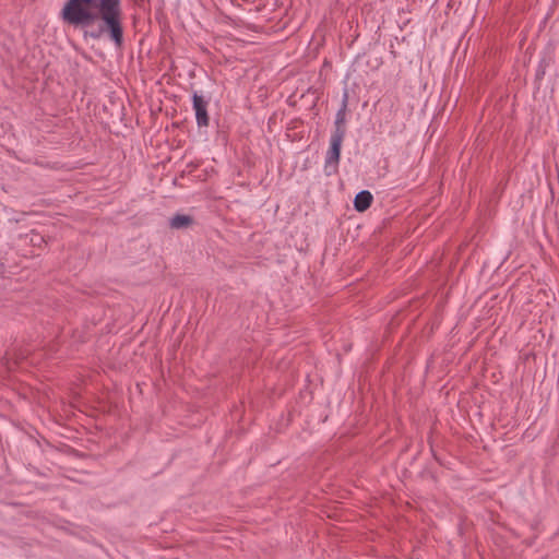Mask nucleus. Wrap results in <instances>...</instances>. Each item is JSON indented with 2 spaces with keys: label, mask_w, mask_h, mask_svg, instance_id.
I'll return each mask as SVG.
<instances>
[{
  "label": "nucleus",
  "mask_w": 559,
  "mask_h": 559,
  "mask_svg": "<svg viewBox=\"0 0 559 559\" xmlns=\"http://www.w3.org/2000/svg\"><path fill=\"white\" fill-rule=\"evenodd\" d=\"M97 9V19L100 20V24L96 29L86 32V35L95 39L107 35L115 46L120 48L123 44L121 1L98 0Z\"/></svg>",
  "instance_id": "obj_1"
},
{
  "label": "nucleus",
  "mask_w": 559,
  "mask_h": 559,
  "mask_svg": "<svg viewBox=\"0 0 559 559\" xmlns=\"http://www.w3.org/2000/svg\"><path fill=\"white\" fill-rule=\"evenodd\" d=\"M207 106L209 99H205L202 95L198 94V92L192 94V107L195 112L197 124L200 128L209 126Z\"/></svg>",
  "instance_id": "obj_4"
},
{
  "label": "nucleus",
  "mask_w": 559,
  "mask_h": 559,
  "mask_svg": "<svg viewBox=\"0 0 559 559\" xmlns=\"http://www.w3.org/2000/svg\"><path fill=\"white\" fill-rule=\"evenodd\" d=\"M345 108L346 104H343V107L337 111L336 118H335V130L338 128H343V123L345 121Z\"/></svg>",
  "instance_id": "obj_7"
},
{
  "label": "nucleus",
  "mask_w": 559,
  "mask_h": 559,
  "mask_svg": "<svg viewBox=\"0 0 559 559\" xmlns=\"http://www.w3.org/2000/svg\"><path fill=\"white\" fill-rule=\"evenodd\" d=\"M345 136V129L338 128L334 130L330 139V147L325 155L324 162V173L328 176H331L337 171L340 156H341V147Z\"/></svg>",
  "instance_id": "obj_3"
},
{
  "label": "nucleus",
  "mask_w": 559,
  "mask_h": 559,
  "mask_svg": "<svg viewBox=\"0 0 559 559\" xmlns=\"http://www.w3.org/2000/svg\"><path fill=\"white\" fill-rule=\"evenodd\" d=\"M373 197L370 191L362 190L354 199V207L357 212H365L371 206Z\"/></svg>",
  "instance_id": "obj_5"
},
{
  "label": "nucleus",
  "mask_w": 559,
  "mask_h": 559,
  "mask_svg": "<svg viewBox=\"0 0 559 559\" xmlns=\"http://www.w3.org/2000/svg\"><path fill=\"white\" fill-rule=\"evenodd\" d=\"M192 224V217L186 214H176L169 221V226L173 229H181Z\"/></svg>",
  "instance_id": "obj_6"
},
{
  "label": "nucleus",
  "mask_w": 559,
  "mask_h": 559,
  "mask_svg": "<svg viewBox=\"0 0 559 559\" xmlns=\"http://www.w3.org/2000/svg\"><path fill=\"white\" fill-rule=\"evenodd\" d=\"M98 0H68L61 11L62 20L72 25L87 27L97 20V13L91 10L97 8Z\"/></svg>",
  "instance_id": "obj_2"
}]
</instances>
